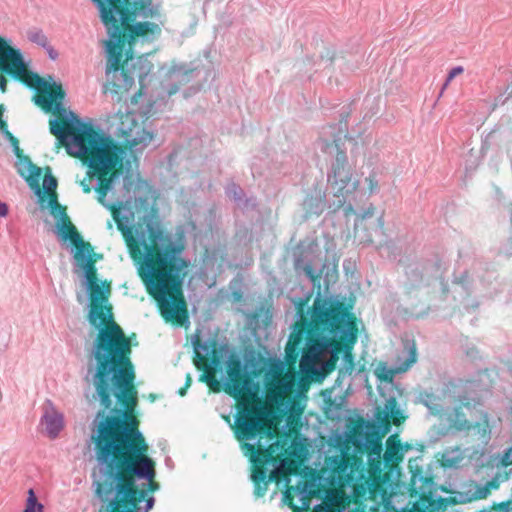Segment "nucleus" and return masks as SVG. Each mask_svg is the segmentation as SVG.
<instances>
[{
  "label": "nucleus",
  "mask_w": 512,
  "mask_h": 512,
  "mask_svg": "<svg viewBox=\"0 0 512 512\" xmlns=\"http://www.w3.org/2000/svg\"><path fill=\"white\" fill-rule=\"evenodd\" d=\"M27 38L30 42L40 47H45L49 41L45 33L39 28H32L27 31Z\"/></svg>",
  "instance_id": "27"
},
{
  "label": "nucleus",
  "mask_w": 512,
  "mask_h": 512,
  "mask_svg": "<svg viewBox=\"0 0 512 512\" xmlns=\"http://www.w3.org/2000/svg\"><path fill=\"white\" fill-rule=\"evenodd\" d=\"M151 71V66L148 67L147 69V72H145L144 74L146 75L147 73H149Z\"/></svg>",
  "instance_id": "52"
},
{
  "label": "nucleus",
  "mask_w": 512,
  "mask_h": 512,
  "mask_svg": "<svg viewBox=\"0 0 512 512\" xmlns=\"http://www.w3.org/2000/svg\"><path fill=\"white\" fill-rule=\"evenodd\" d=\"M363 445L369 449V461L371 462V466H373L375 470H380V459L382 456V444L380 439L378 437L366 439Z\"/></svg>",
  "instance_id": "23"
},
{
  "label": "nucleus",
  "mask_w": 512,
  "mask_h": 512,
  "mask_svg": "<svg viewBox=\"0 0 512 512\" xmlns=\"http://www.w3.org/2000/svg\"><path fill=\"white\" fill-rule=\"evenodd\" d=\"M139 81H140V82H142V81H143V79H142V76H141V75H139Z\"/></svg>",
  "instance_id": "55"
},
{
  "label": "nucleus",
  "mask_w": 512,
  "mask_h": 512,
  "mask_svg": "<svg viewBox=\"0 0 512 512\" xmlns=\"http://www.w3.org/2000/svg\"><path fill=\"white\" fill-rule=\"evenodd\" d=\"M383 414L386 419H392L395 425H399L404 420L401 409L397 406L396 400L393 396H389L386 399V403L383 408Z\"/></svg>",
  "instance_id": "26"
},
{
  "label": "nucleus",
  "mask_w": 512,
  "mask_h": 512,
  "mask_svg": "<svg viewBox=\"0 0 512 512\" xmlns=\"http://www.w3.org/2000/svg\"><path fill=\"white\" fill-rule=\"evenodd\" d=\"M412 445L409 443L402 444L398 435H390L386 440V450L383 454V461L386 466H393L401 462L404 455L412 450Z\"/></svg>",
  "instance_id": "18"
},
{
  "label": "nucleus",
  "mask_w": 512,
  "mask_h": 512,
  "mask_svg": "<svg viewBox=\"0 0 512 512\" xmlns=\"http://www.w3.org/2000/svg\"><path fill=\"white\" fill-rule=\"evenodd\" d=\"M292 464V461H288L286 459L281 460L277 464L273 463L272 465L274 468L271 471L269 477H267V474L264 470L257 469L251 475L252 479L255 482L254 494L257 497H262L267 491L269 480H272L274 476L291 474L293 470Z\"/></svg>",
  "instance_id": "16"
},
{
  "label": "nucleus",
  "mask_w": 512,
  "mask_h": 512,
  "mask_svg": "<svg viewBox=\"0 0 512 512\" xmlns=\"http://www.w3.org/2000/svg\"><path fill=\"white\" fill-rule=\"evenodd\" d=\"M366 182L368 183L369 192L371 194L377 193L379 191L378 180H377L376 175L374 173L370 174L366 178Z\"/></svg>",
  "instance_id": "35"
},
{
  "label": "nucleus",
  "mask_w": 512,
  "mask_h": 512,
  "mask_svg": "<svg viewBox=\"0 0 512 512\" xmlns=\"http://www.w3.org/2000/svg\"><path fill=\"white\" fill-rule=\"evenodd\" d=\"M13 146V151L14 153L19 156V153H20V148H19V143H18V140L14 137V139H11V138H6Z\"/></svg>",
  "instance_id": "40"
},
{
  "label": "nucleus",
  "mask_w": 512,
  "mask_h": 512,
  "mask_svg": "<svg viewBox=\"0 0 512 512\" xmlns=\"http://www.w3.org/2000/svg\"><path fill=\"white\" fill-rule=\"evenodd\" d=\"M304 205H306V206H309V207H310V205H309L308 201H305V202H304Z\"/></svg>",
  "instance_id": "54"
},
{
  "label": "nucleus",
  "mask_w": 512,
  "mask_h": 512,
  "mask_svg": "<svg viewBox=\"0 0 512 512\" xmlns=\"http://www.w3.org/2000/svg\"><path fill=\"white\" fill-rule=\"evenodd\" d=\"M28 84L35 88L41 94L51 93L56 89V85H59L58 83L53 81V78L51 76H49L48 79H45L38 76L37 74H34L29 77Z\"/></svg>",
  "instance_id": "24"
},
{
  "label": "nucleus",
  "mask_w": 512,
  "mask_h": 512,
  "mask_svg": "<svg viewBox=\"0 0 512 512\" xmlns=\"http://www.w3.org/2000/svg\"><path fill=\"white\" fill-rule=\"evenodd\" d=\"M191 381H192L191 375L187 374L185 388H182V389L179 390V394L181 396H184L186 394V389L191 385Z\"/></svg>",
  "instance_id": "41"
},
{
  "label": "nucleus",
  "mask_w": 512,
  "mask_h": 512,
  "mask_svg": "<svg viewBox=\"0 0 512 512\" xmlns=\"http://www.w3.org/2000/svg\"><path fill=\"white\" fill-rule=\"evenodd\" d=\"M109 39L104 41L106 53L105 91L118 95L129 92L135 83L134 73L129 66H134L131 50L125 52L121 31L128 32V44L137 40L151 42L161 34V26L148 19L160 18V5L152 0H93Z\"/></svg>",
  "instance_id": "3"
},
{
  "label": "nucleus",
  "mask_w": 512,
  "mask_h": 512,
  "mask_svg": "<svg viewBox=\"0 0 512 512\" xmlns=\"http://www.w3.org/2000/svg\"><path fill=\"white\" fill-rule=\"evenodd\" d=\"M467 278H468L467 273H464L463 276L461 277V279L459 281H457V282L463 284L466 281Z\"/></svg>",
  "instance_id": "47"
},
{
  "label": "nucleus",
  "mask_w": 512,
  "mask_h": 512,
  "mask_svg": "<svg viewBox=\"0 0 512 512\" xmlns=\"http://www.w3.org/2000/svg\"><path fill=\"white\" fill-rule=\"evenodd\" d=\"M0 68L13 76L25 74L26 67L19 50L6 46V42L0 37Z\"/></svg>",
  "instance_id": "17"
},
{
  "label": "nucleus",
  "mask_w": 512,
  "mask_h": 512,
  "mask_svg": "<svg viewBox=\"0 0 512 512\" xmlns=\"http://www.w3.org/2000/svg\"><path fill=\"white\" fill-rule=\"evenodd\" d=\"M313 512H331L327 508L323 507L322 505H317L314 507Z\"/></svg>",
  "instance_id": "45"
},
{
  "label": "nucleus",
  "mask_w": 512,
  "mask_h": 512,
  "mask_svg": "<svg viewBox=\"0 0 512 512\" xmlns=\"http://www.w3.org/2000/svg\"><path fill=\"white\" fill-rule=\"evenodd\" d=\"M49 204L53 216L57 218L56 235L61 240H71L76 247L73 255L74 271L82 273V282L89 296L88 319L99 330L91 351L96 362L93 383L97 397L101 404H112L113 385L114 395L121 404H136L134 368L128 357L131 352L130 341L113 320L112 307L108 303L110 284L98 283L94 275L93 248L77 232L65 208L61 207L55 196L49 200Z\"/></svg>",
  "instance_id": "1"
},
{
  "label": "nucleus",
  "mask_w": 512,
  "mask_h": 512,
  "mask_svg": "<svg viewBox=\"0 0 512 512\" xmlns=\"http://www.w3.org/2000/svg\"><path fill=\"white\" fill-rule=\"evenodd\" d=\"M343 333L346 335V339L350 340L352 344L355 342L356 336L352 331L347 329V330H344Z\"/></svg>",
  "instance_id": "42"
},
{
  "label": "nucleus",
  "mask_w": 512,
  "mask_h": 512,
  "mask_svg": "<svg viewBox=\"0 0 512 512\" xmlns=\"http://www.w3.org/2000/svg\"><path fill=\"white\" fill-rule=\"evenodd\" d=\"M351 437L336 433L328 441L325 469L329 481L342 488L353 487L363 477L362 462L353 454Z\"/></svg>",
  "instance_id": "6"
},
{
  "label": "nucleus",
  "mask_w": 512,
  "mask_h": 512,
  "mask_svg": "<svg viewBox=\"0 0 512 512\" xmlns=\"http://www.w3.org/2000/svg\"><path fill=\"white\" fill-rule=\"evenodd\" d=\"M321 150L329 153L336 152V157L328 173V184L334 196L338 198V204L343 205L348 196L357 190L359 182L353 179L352 168L348 164L347 155L345 151L340 149L336 140L331 143L322 141Z\"/></svg>",
  "instance_id": "8"
},
{
  "label": "nucleus",
  "mask_w": 512,
  "mask_h": 512,
  "mask_svg": "<svg viewBox=\"0 0 512 512\" xmlns=\"http://www.w3.org/2000/svg\"><path fill=\"white\" fill-rule=\"evenodd\" d=\"M337 359L332 343L321 340L308 346L300 360V367L305 373H328L334 369Z\"/></svg>",
  "instance_id": "9"
},
{
  "label": "nucleus",
  "mask_w": 512,
  "mask_h": 512,
  "mask_svg": "<svg viewBox=\"0 0 512 512\" xmlns=\"http://www.w3.org/2000/svg\"><path fill=\"white\" fill-rule=\"evenodd\" d=\"M498 484L495 481H489L484 485H478L471 482L463 486L464 491L459 492V499L461 502H472L474 500L485 499L491 489H497Z\"/></svg>",
  "instance_id": "19"
},
{
  "label": "nucleus",
  "mask_w": 512,
  "mask_h": 512,
  "mask_svg": "<svg viewBox=\"0 0 512 512\" xmlns=\"http://www.w3.org/2000/svg\"><path fill=\"white\" fill-rule=\"evenodd\" d=\"M300 501L305 504V500L308 496H312L316 493V485L312 482L299 483L295 488Z\"/></svg>",
  "instance_id": "28"
},
{
  "label": "nucleus",
  "mask_w": 512,
  "mask_h": 512,
  "mask_svg": "<svg viewBox=\"0 0 512 512\" xmlns=\"http://www.w3.org/2000/svg\"><path fill=\"white\" fill-rule=\"evenodd\" d=\"M130 185H131V183H129V182L127 181V179L125 178V179H124V185H123L124 189H127V188H128V186H130Z\"/></svg>",
  "instance_id": "48"
},
{
  "label": "nucleus",
  "mask_w": 512,
  "mask_h": 512,
  "mask_svg": "<svg viewBox=\"0 0 512 512\" xmlns=\"http://www.w3.org/2000/svg\"><path fill=\"white\" fill-rule=\"evenodd\" d=\"M421 401L427 407L430 415L445 420L450 427L458 431L477 427L479 430H482L484 434L489 432L487 413L482 412V422H476L475 426H473L460 411L462 406L470 410V402L466 397L461 396L456 400L455 397L449 393V387L440 394L425 392L421 395Z\"/></svg>",
  "instance_id": "7"
},
{
  "label": "nucleus",
  "mask_w": 512,
  "mask_h": 512,
  "mask_svg": "<svg viewBox=\"0 0 512 512\" xmlns=\"http://www.w3.org/2000/svg\"><path fill=\"white\" fill-rule=\"evenodd\" d=\"M43 48L46 50L51 60H56L58 58V52L49 43Z\"/></svg>",
  "instance_id": "39"
},
{
  "label": "nucleus",
  "mask_w": 512,
  "mask_h": 512,
  "mask_svg": "<svg viewBox=\"0 0 512 512\" xmlns=\"http://www.w3.org/2000/svg\"><path fill=\"white\" fill-rule=\"evenodd\" d=\"M27 169L30 178L37 179L41 175V169L33 165L31 162L28 163Z\"/></svg>",
  "instance_id": "38"
},
{
  "label": "nucleus",
  "mask_w": 512,
  "mask_h": 512,
  "mask_svg": "<svg viewBox=\"0 0 512 512\" xmlns=\"http://www.w3.org/2000/svg\"><path fill=\"white\" fill-rule=\"evenodd\" d=\"M115 146L122 151L120 160L115 164V166L110 167L104 171H96L93 168L89 167V170L87 172V178L80 181V186L84 193L88 194L91 192V185H90V180H89L90 178L94 177L97 174L100 176L105 175L106 173H108V171L115 169L117 166L122 164L123 158L125 156V151L122 148L118 147L117 145H115ZM87 154H89V157H91L90 151H88ZM84 155H86V153ZM89 160H90V158H88V161ZM88 166H90V165L88 164Z\"/></svg>",
  "instance_id": "25"
},
{
  "label": "nucleus",
  "mask_w": 512,
  "mask_h": 512,
  "mask_svg": "<svg viewBox=\"0 0 512 512\" xmlns=\"http://www.w3.org/2000/svg\"><path fill=\"white\" fill-rule=\"evenodd\" d=\"M191 343L195 351L194 364L198 369H203L201 380L206 381L211 389L219 390L220 382L216 379V372L221 370V359L217 354L215 343L200 342L198 334L191 337Z\"/></svg>",
  "instance_id": "10"
},
{
  "label": "nucleus",
  "mask_w": 512,
  "mask_h": 512,
  "mask_svg": "<svg viewBox=\"0 0 512 512\" xmlns=\"http://www.w3.org/2000/svg\"><path fill=\"white\" fill-rule=\"evenodd\" d=\"M464 69L462 66H455L453 67L446 78V81L444 82L442 89L440 91V96H442L444 90L448 87L449 83L459 74L463 73Z\"/></svg>",
  "instance_id": "33"
},
{
  "label": "nucleus",
  "mask_w": 512,
  "mask_h": 512,
  "mask_svg": "<svg viewBox=\"0 0 512 512\" xmlns=\"http://www.w3.org/2000/svg\"><path fill=\"white\" fill-rule=\"evenodd\" d=\"M120 176L121 173L115 171L109 178L100 177L94 187L98 193L97 199L112 211L130 255L136 261L139 276L148 292L158 301L162 315L166 320L177 319L180 324H184L187 320L185 308L170 299L180 291L186 274L187 263L181 258L182 246L152 223H148L145 229L136 228L133 234L131 223L134 214L126 207L131 204V196L106 199L113 192L115 181Z\"/></svg>",
  "instance_id": "2"
},
{
  "label": "nucleus",
  "mask_w": 512,
  "mask_h": 512,
  "mask_svg": "<svg viewBox=\"0 0 512 512\" xmlns=\"http://www.w3.org/2000/svg\"><path fill=\"white\" fill-rule=\"evenodd\" d=\"M322 203V196L319 194L318 204L316 205V208H319V204Z\"/></svg>",
  "instance_id": "49"
},
{
  "label": "nucleus",
  "mask_w": 512,
  "mask_h": 512,
  "mask_svg": "<svg viewBox=\"0 0 512 512\" xmlns=\"http://www.w3.org/2000/svg\"><path fill=\"white\" fill-rule=\"evenodd\" d=\"M217 354L221 365L226 364L227 376L223 386L225 392L238 400L235 416V434L240 442L242 452L255 464L274 461L272 454L278 449V442L270 428L264 427L266 408L259 402V385L249 377L241 360L228 349L220 348Z\"/></svg>",
  "instance_id": "4"
},
{
  "label": "nucleus",
  "mask_w": 512,
  "mask_h": 512,
  "mask_svg": "<svg viewBox=\"0 0 512 512\" xmlns=\"http://www.w3.org/2000/svg\"><path fill=\"white\" fill-rule=\"evenodd\" d=\"M343 360H344V363H343V367L340 369V373L343 375H346V374L350 375L353 371L354 364H353V357L348 348L345 349Z\"/></svg>",
  "instance_id": "32"
},
{
  "label": "nucleus",
  "mask_w": 512,
  "mask_h": 512,
  "mask_svg": "<svg viewBox=\"0 0 512 512\" xmlns=\"http://www.w3.org/2000/svg\"><path fill=\"white\" fill-rule=\"evenodd\" d=\"M346 500L347 496L344 491L330 489L326 491L321 505L331 512H349Z\"/></svg>",
  "instance_id": "21"
},
{
  "label": "nucleus",
  "mask_w": 512,
  "mask_h": 512,
  "mask_svg": "<svg viewBox=\"0 0 512 512\" xmlns=\"http://www.w3.org/2000/svg\"><path fill=\"white\" fill-rule=\"evenodd\" d=\"M372 215V212H367V214L365 215L366 216H371Z\"/></svg>",
  "instance_id": "53"
},
{
  "label": "nucleus",
  "mask_w": 512,
  "mask_h": 512,
  "mask_svg": "<svg viewBox=\"0 0 512 512\" xmlns=\"http://www.w3.org/2000/svg\"><path fill=\"white\" fill-rule=\"evenodd\" d=\"M8 214L7 205L0 200V217H5Z\"/></svg>",
  "instance_id": "43"
},
{
  "label": "nucleus",
  "mask_w": 512,
  "mask_h": 512,
  "mask_svg": "<svg viewBox=\"0 0 512 512\" xmlns=\"http://www.w3.org/2000/svg\"><path fill=\"white\" fill-rule=\"evenodd\" d=\"M286 364L280 359H272L264 375V384L267 391L275 399H283L295 385L293 372H285Z\"/></svg>",
  "instance_id": "12"
},
{
  "label": "nucleus",
  "mask_w": 512,
  "mask_h": 512,
  "mask_svg": "<svg viewBox=\"0 0 512 512\" xmlns=\"http://www.w3.org/2000/svg\"><path fill=\"white\" fill-rule=\"evenodd\" d=\"M143 96L142 92L140 91L139 93H136L133 97H132V103L133 104H138V101L139 99Z\"/></svg>",
  "instance_id": "46"
},
{
  "label": "nucleus",
  "mask_w": 512,
  "mask_h": 512,
  "mask_svg": "<svg viewBox=\"0 0 512 512\" xmlns=\"http://www.w3.org/2000/svg\"><path fill=\"white\" fill-rule=\"evenodd\" d=\"M112 227H113L112 223H111V222H108V228H109V229H112Z\"/></svg>",
  "instance_id": "51"
},
{
  "label": "nucleus",
  "mask_w": 512,
  "mask_h": 512,
  "mask_svg": "<svg viewBox=\"0 0 512 512\" xmlns=\"http://www.w3.org/2000/svg\"><path fill=\"white\" fill-rule=\"evenodd\" d=\"M501 464L503 466L512 465V447L506 449L501 457Z\"/></svg>",
  "instance_id": "36"
},
{
  "label": "nucleus",
  "mask_w": 512,
  "mask_h": 512,
  "mask_svg": "<svg viewBox=\"0 0 512 512\" xmlns=\"http://www.w3.org/2000/svg\"><path fill=\"white\" fill-rule=\"evenodd\" d=\"M464 458V451L460 447L448 448L441 455L442 465L453 469L461 467Z\"/></svg>",
  "instance_id": "22"
},
{
  "label": "nucleus",
  "mask_w": 512,
  "mask_h": 512,
  "mask_svg": "<svg viewBox=\"0 0 512 512\" xmlns=\"http://www.w3.org/2000/svg\"><path fill=\"white\" fill-rule=\"evenodd\" d=\"M27 494L26 507L23 512H44V506L38 502L34 490L29 489Z\"/></svg>",
  "instance_id": "29"
},
{
  "label": "nucleus",
  "mask_w": 512,
  "mask_h": 512,
  "mask_svg": "<svg viewBox=\"0 0 512 512\" xmlns=\"http://www.w3.org/2000/svg\"><path fill=\"white\" fill-rule=\"evenodd\" d=\"M196 76L195 69L186 65H173L167 73V79L162 82V89L167 96L175 94L180 86L191 82Z\"/></svg>",
  "instance_id": "15"
},
{
  "label": "nucleus",
  "mask_w": 512,
  "mask_h": 512,
  "mask_svg": "<svg viewBox=\"0 0 512 512\" xmlns=\"http://www.w3.org/2000/svg\"><path fill=\"white\" fill-rule=\"evenodd\" d=\"M65 92L61 85L51 93L36 95L35 104L45 112L53 110L60 116L63 126L60 127L56 118L50 121V132L65 146L69 155L80 157L90 151L89 165L96 171H104L120 160L122 151L107 137H101L89 123L83 122L74 112L68 111L63 105Z\"/></svg>",
  "instance_id": "5"
},
{
  "label": "nucleus",
  "mask_w": 512,
  "mask_h": 512,
  "mask_svg": "<svg viewBox=\"0 0 512 512\" xmlns=\"http://www.w3.org/2000/svg\"><path fill=\"white\" fill-rule=\"evenodd\" d=\"M118 131L133 152H141L154 137L153 132L142 127L130 111H126L120 116Z\"/></svg>",
  "instance_id": "13"
},
{
  "label": "nucleus",
  "mask_w": 512,
  "mask_h": 512,
  "mask_svg": "<svg viewBox=\"0 0 512 512\" xmlns=\"http://www.w3.org/2000/svg\"><path fill=\"white\" fill-rule=\"evenodd\" d=\"M57 188V180L52 175L47 174L43 180V189L47 193H52Z\"/></svg>",
  "instance_id": "34"
},
{
  "label": "nucleus",
  "mask_w": 512,
  "mask_h": 512,
  "mask_svg": "<svg viewBox=\"0 0 512 512\" xmlns=\"http://www.w3.org/2000/svg\"><path fill=\"white\" fill-rule=\"evenodd\" d=\"M295 269L297 271H303L312 282L315 281V275L311 264L304 263V261L299 257L295 259Z\"/></svg>",
  "instance_id": "31"
},
{
  "label": "nucleus",
  "mask_w": 512,
  "mask_h": 512,
  "mask_svg": "<svg viewBox=\"0 0 512 512\" xmlns=\"http://www.w3.org/2000/svg\"><path fill=\"white\" fill-rule=\"evenodd\" d=\"M344 317L345 313L337 301L330 297H322L320 294L315 297L311 311V320L314 323L335 330L344 321Z\"/></svg>",
  "instance_id": "14"
},
{
  "label": "nucleus",
  "mask_w": 512,
  "mask_h": 512,
  "mask_svg": "<svg viewBox=\"0 0 512 512\" xmlns=\"http://www.w3.org/2000/svg\"><path fill=\"white\" fill-rule=\"evenodd\" d=\"M50 409H47L41 419V423L45 425V431L51 439H55L64 426L63 415L54 410L52 403L47 402Z\"/></svg>",
  "instance_id": "20"
},
{
  "label": "nucleus",
  "mask_w": 512,
  "mask_h": 512,
  "mask_svg": "<svg viewBox=\"0 0 512 512\" xmlns=\"http://www.w3.org/2000/svg\"><path fill=\"white\" fill-rule=\"evenodd\" d=\"M6 87H7V82H6V79L4 76H0V90L2 92H5L6 91Z\"/></svg>",
  "instance_id": "44"
},
{
  "label": "nucleus",
  "mask_w": 512,
  "mask_h": 512,
  "mask_svg": "<svg viewBox=\"0 0 512 512\" xmlns=\"http://www.w3.org/2000/svg\"><path fill=\"white\" fill-rule=\"evenodd\" d=\"M225 192L230 199L234 200L238 204H240V202L242 201L244 192L239 185L235 183H230L229 185H227Z\"/></svg>",
  "instance_id": "30"
},
{
  "label": "nucleus",
  "mask_w": 512,
  "mask_h": 512,
  "mask_svg": "<svg viewBox=\"0 0 512 512\" xmlns=\"http://www.w3.org/2000/svg\"><path fill=\"white\" fill-rule=\"evenodd\" d=\"M291 490H292V487L286 489V491L284 492V496H283V502L286 503L290 508L297 509V506L293 503V498L291 496Z\"/></svg>",
  "instance_id": "37"
},
{
  "label": "nucleus",
  "mask_w": 512,
  "mask_h": 512,
  "mask_svg": "<svg viewBox=\"0 0 512 512\" xmlns=\"http://www.w3.org/2000/svg\"><path fill=\"white\" fill-rule=\"evenodd\" d=\"M36 193H37L38 195H40V189H39V187H38V186H36Z\"/></svg>",
  "instance_id": "50"
},
{
  "label": "nucleus",
  "mask_w": 512,
  "mask_h": 512,
  "mask_svg": "<svg viewBox=\"0 0 512 512\" xmlns=\"http://www.w3.org/2000/svg\"><path fill=\"white\" fill-rule=\"evenodd\" d=\"M417 361V350L414 341H406L404 344V349L401 353L397 355L395 365L393 367H388L385 363H380L374 370V374L377 379L380 381L378 385V389L380 393L384 395L383 388L384 387H392L393 379L397 374L404 373L408 371L413 364Z\"/></svg>",
  "instance_id": "11"
},
{
  "label": "nucleus",
  "mask_w": 512,
  "mask_h": 512,
  "mask_svg": "<svg viewBox=\"0 0 512 512\" xmlns=\"http://www.w3.org/2000/svg\"><path fill=\"white\" fill-rule=\"evenodd\" d=\"M510 219H511V222H512V213H511V217H510Z\"/></svg>",
  "instance_id": "56"
}]
</instances>
